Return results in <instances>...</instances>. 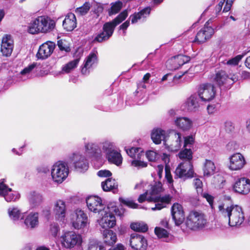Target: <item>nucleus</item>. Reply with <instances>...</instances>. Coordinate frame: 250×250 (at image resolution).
Listing matches in <instances>:
<instances>
[{"label": "nucleus", "instance_id": "f257e3e1", "mask_svg": "<svg viewBox=\"0 0 250 250\" xmlns=\"http://www.w3.org/2000/svg\"><path fill=\"white\" fill-rule=\"evenodd\" d=\"M113 213L121 216L123 211L119 210L114 202L109 203L106 207H104L103 211L101 212L103 217L98 220L100 226L103 229L111 228L115 226L116 221Z\"/></svg>", "mask_w": 250, "mask_h": 250}, {"label": "nucleus", "instance_id": "f03ea898", "mask_svg": "<svg viewBox=\"0 0 250 250\" xmlns=\"http://www.w3.org/2000/svg\"><path fill=\"white\" fill-rule=\"evenodd\" d=\"M128 16L127 10L121 12L114 20L111 22L105 23L103 27V32L98 34L94 39V42H102L107 40L113 34L115 27Z\"/></svg>", "mask_w": 250, "mask_h": 250}, {"label": "nucleus", "instance_id": "7ed1b4c3", "mask_svg": "<svg viewBox=\"0 0 250 250\" xmlns=\"http://www.w3.org/2000/svg\"><path fill=\"white\" fill-rule=\"evenodd\" d=\"M219 211L225 217L229 218V224L231 227L240 226L244 222L245 217L242 208L231 206L224 208V205L219 206Z\"/></svg>", "mask_w": 250, "mask_h": 250}, {"label": "nucleus", "instance_id": "20e7f679", "mask_svg": "<svg viewBox=\"0 0 250 250\" xmlns=\"http://www.w3.org/2000/svg\"><path fill=\"white\" fill-rule=\"evenodd\" d=\"M55 26V21L45 16L36 18L29 27L28 31L34 34L39 32L47 33L52 31Z\"/></svg>", "mask_w": 250, "mask_h": 250}, {"label": "nucleus", "instance_id": "39448f33", "mask_svg": "<svg viewBox=\"0 0 250 250\" xmlns=\"http://www.w3.org/2000/svg\"><path fill=\"white\" fill-rule=\"evenodd\" d=\"M162 190V185L159 183L151 187V190L150 192V196L148 198L149 201H153L156 203L155 206L152 208L153 210H160L166 207V205L170 201V196L167 195L164 196H156Z\"/></svg>", "mask_w": 250, "mask_h": 250}, {"label": "nucleus", "instance_id": "423d86ee", "mask_svg": "<svg viewBox=\"0 0 250 250\" xmlns=\"http://www.w3.org/2000/svg\"><path fill=\"white\" fill-rule=\"evenodd\" d=\"M207 223L205 215L200 211H192L187 218V226L192 230L203 228Z\"/></svg>", "mask_w": 250, "mask_h": 250}, {"label": "nucleus", "instance_id": "0eeeda50", "mask_svg": "<svg viewBox=\"0 0 250 250\" xmlns=\"http://www.w3.org/2000/svg\"><path fill=\"white\" fill-rule=\"evenodd\" d=\"M67 165L63 162L59 161L54 164L51 169L53 180L57 183H62L68 174Z\"/></svg>", "mask_w": 250, "mask_h": 250}, {"label": "nucleus", "instance_id": "6e6552de", "mask_svg": "<svg viewBox=\"0 0 250 250\" xmlns=\"http://www.w3.org/2000/svg\"><path fill=\"white\" fill-rule=\"evenodd\" d=\"M126 153L134 160L131 162L132 166L138 168L145 167L147 166V163L140 160L143 154V151L140 147H132L130 148H125Z\"/></svg>", "mask_w": 250, "mask_h": 250}, {"label": "nucleus", "instance_id": "1a4fd4ad", "mask_svg": "<svg viewBox=\"0 0 250 250\" xmlns=\"http://www.w3.org/2000/svg\"><path fill=\"white\" fill-rule=\"evenodd\" d=\"M238 78L235 74H230L228 76L223 70L217 72L214 78L215 81L220 86L225 85V86L227 88H229L230 85L238 81Z\"/></svg>", "mask_w": 250, "mask_h": 250}, {"label": "nucleus", "instance_id": "9d476101", "mask_svg": "<svg viewBox=\"0 0 250 250\" xmlns=\"http://www.w3.org/2000/svg\"><path fill=\"white\" fill-rule=\"evenodd\" d=\"M98 62V52L96 51H93L86 57L81 66L82 74L88 75L93 68L97 65Z\"/></svg>", "mask_w": 250, "mask_h": 250}, {"label": "nucleus", "instance_id": "9b49d317", "mask_svg": "<svg viewBox=\"0 0 250 250\" xmlns=\"http://www.w3.org/2000/svg\"><path fill=\"white\" fill-rule=\"evenodd\" d=\"M182 144L181 134L176 131L171 133L168 136V139L165 141V145L171 151H176L179 150L182 146Z\"/></svg>", "mask_w": 250, "mask_h": 250}, {"label": "nucleus", "instance_id": "f8f14e48", "mask_svg": "<svg viewBox=\"0 0 250 250\" xmlns=\"http://www.w3.org/2000/svg\"><path fill=\"white\" fill-rule=\"evenodd\" d=\"M211 22V21L209 20L205 23L204 27L197 33L193 42L202 43L211 37L214 33V30L209 26Z\"/></svg>", "mask_w": 250, "mask_h": 250}, {"label": "nucleus", "instance_id": "ddd939ff", "mask_svg": "<svg viewBox=\"0 0 250 250\" xmlns=\"http://www.w3.org/2000/svg\"><path fill=\"white\" fill-rule=\"evenodd\" d=\"M63 246L68 249L73 248L77 244L81 243V236L74 231H68L62 237Z\"/></svg>", "mask_w": 250, "mask_h": 250}, {"label": "nucleus", "instance_id": "4468645a", "mask_svg": "<svg viewBox=\"0 0 250 250\" xmlns=\"http://www.w3.org/2000/svg\"><path fill=\"white\" fill-rule=\"evenodd\" d=\"M56 44L54 42L48 41L42 44L39 47L36 54L38 59L44 60L51 56L54 51Z\"/></svg>", "mask_w": 250, "mask_h": 250}, {"label": "nucleus", "instance_id": "2eb2a0df", "mask_svg": "<svg viewBox=\"0 0 250 250\" xmlns=\"http://www.w3.org/2000/svg\"><path fill=\"white\" fill-rule=\"evenodd\" d=\"M71 159L77 171L83 172L88 169V163L84 156L79 153H73Z\"/></svg>", "mask_w": 250, "mask_h": 250}, {"label": "nucleus", "instance_id": "dca6fc26", "mask_svg": "<svg viewBox=\"0 0 250 250\" xmlns=\"http://www.w3.org/2000/svg\"><path fill=\"white\" fill-rule=\"evenodd\" d=\"M130 245L134 250H146L147 247L146 238L143 235L136 233L131 234Z\"/></svg>", "mask_w": 250, "mask_h": 250}, {"label": "nucleus", "instance_id": "f3484780", "mask_svg": "<svg viewBox=\"0 0 250 250\" xmlns=\"http://www.w3.org/2000/svg\"><path fill=\"white\" fill-rule=\"evenodd\" d=\"M235 192L241 194H247L250 191V180L246 178H238L233 186Z\"/></svg>", "mask_w": 250, "mask_h": 250}, {"label": "nucleus", "instance_id": "a211bd4d", "mask_svg": "<svg viewBox=\"0 0 250 250\" xmlns=\"http://www.w3.org/2000/svg\"><path fill=\"white\" fill-rule=\"evenodd\" d=\"M86 202L89 210L95 213H101L103 211L104 207L101 198L98 196H91L86 199Z\"/></svg>", "mask_w": 250, "mask_h": 250}, {"label": "nucleus", "instance_id": "6ab92c4d", "mask_svg": "<svg viewBox=\"0 0 250 250\" xmlns=\"http://www.w3.org/2000/svg\"><path fill=\"white\" fill-rule=\"evenodd\" d=\"M244 157L240 153H236L229 158V168L232 170H238L242 169L246 164Z\"/></svg>", "mask_w": 250, "mask_h": 250}, {"label": "nucleus", "instance_id": "aec40b11", "mask_svg": "<svg viewBox=\"0 0 250 250\" xmlns=\"http://www.w3.org/2000/svg\"><path fill=\"white\" fill-rule=\"evenodd\" d=\"M87 221L86 214L81 209H77L72 219V226L76 229L85 227Z\"/></svg>", "mask_w": 250, "mask_h": 250}, {"label": "nucleus", "instance_id": "412c9836", "mask_svg": "<svg viewBox=\"0 0 250 250\" xmlns=\"http://www.w3.org/2000/svg\"><path fill=\"white\" fill-rule=\"evenodd\" d=\"M101 150L99 146L93 143L85 145V154L87 157L92 160H98L101 158Z\"/></svg>", "mask_w": 250, "mask_h": 250}, {"label": "nucleus", "instance_id": "4be33fe9", "mask_svg": "<svg viewBox=\"0 0 250 250\" xmlns=\"http://www.w3.org/2000/svg\"><path fill=\"white\" fill-rule=\"evenodd\" d=\"M0 196L4 197L8 202H15L20 197V195L17 191L4 185L0 186Z\"/></svg>", "mask_w": 250, "mask_h": 250}, {"label": "nucleus", "instance_id": "5701e85b", "mask_svg": "<svg viewBox=\"0 0 250 250\" xmlns=\"http://www.w3.org/2000/svg\"><path fill=\"white\" fill-rule=\"evenodd\" d=\"M171 215L176 225L181 224L185 220V214L182 206L178 204L175 203L171 209Z\"/></svg>", "mask_w": 250, "mask_h": 250}, {"label": "nucleus", "instance_id": "b1692460", "mask_svg": "<svg viewBox=\"0 0 250 250\" xmlns=\"http://www.w3.org/2000/svg\"><path fill=\"white\" fill-rule=\"evenodd\" d=\"M13 41L11 35H5L2 39L1 43V52L3 56H9L13 49Z\"/></svg>", "mask_w": 250, "mask_h": 250}, {"label": "nucleus", "instance_id": "393cba45", "mask_svg": "<svg viewBox=\"0 0 250 250\" xmlns=\"http://www.w3.org/2000/svg\"><path fill=\"white\" fill-rule=\"evenodd\" d=\"M53 212L57 219L61 221L64 220L66 212L65 202L62 200H57L54 204Z\"/></svg>", "mask_w": 250, "mask_h": 250}, {"label": "nucleus", "instance_id": "a878e982", "mask_svg": "<svg viewBox=\"0 0 250 250\" xmlns=\"http://www.w3.org/2000/svg\"><path fill=\"white\" fill-rule=\"evenodd\" d=\"M189 58L187 56L179 55L171 58L167 62L168 64L171 65L169 67L170 69L176 70L181 66L188 62Z\"/></svg>", "mask_w": 250, "mask_h": 250}, {"label": "nucleus", "instance_id": "bb28decb", "mask_svg": "<svg viewBox=\"0 0 250 250\" xmlns=\"http://www.w3.org/2000/svg\"><path fill=\"white\" fill-rule=\"evenodd\" d=\"M101 186L103 190L106 192L111 191L116 194L119 191L118 182L114 179L107 178L102 182Z\"/></svg>", "mask_w": 250, "mask_h": 250}, {"label": "nucleus", "instance_id": "cd10ccee", "mask_svg": "<svg viewBox=\"0 0 250 250\" xmlns=\"http://www.w3.org/2000/svg\"><path fill=\"white\" fill-rule=\"evenodd\" d=\"M198 94H216L222 92L221 87H216L213 84L208 83H203L199 85L197 88Z\"/></svg>", "mask_w": 250, "mask_h": 250}, {"label": "nucleus", "instance_id": "c85d7f7f", "mask_svg": "<svg viewBox=\"0 0 250 250\" xmlns=\"http://www.w3.org/2000/svg\"><path fill=\"white\" fill-rule=\"evenodd\" d=\"M77 22L75 15L72 13H68L63 21L62 25L66 30L72 31L76 27Z\"/></svg>", "mask_w": 250, "mask_h": 250}, {"label": "nucleus", "instance_id": "c756f323", "mask_svg": "<svg viewBox=\"0 0 250 250\" xmlns=\"http://www.w3.org/2000/svg\"><path fill=\"white\" fill-rule=\"evenodd\" d=\"M175 125L183 131L189 130L192 126V121L187 117H178L175 120Z\"/></svg>", "mask_w": 250, "mask_h": 250}, {"label": "nucleus", "instance_id": "7c9ffc66", "mask_svg": "<svg viewBox=\"0 0 250 250\" xmlns=\"http://www.w3.org/2000/svg\"><path fill=\"white\" fill-rule=\"evenodd\" d=\"M102 233L104 243L106 245L112 246L116 242V234L112 230L105 229Z\"/></svg>", "mask_w": 250, "mask_h": 250}, {"label": "nucleus", "instance_id": "2f4dec72", "mask_svg": "<svg viewBox=\"0 0 250 250\" xmlns=\"http://www.w3.org/2000/svg\"><path fill=\"white\" fill-rule=\"evenodd\" d=\"M151 138L153 142L156 144H161L162 141L165 143L166 139V132L160 128L154 129L151 134Z\"/></svg>", "mask_w": 250, "mask_h": 250}, {"label": "nucleus", "instance_id": "473e14b6", "mask_svg": "<svg viewBox=\"0 0 250 250\" xmlns=\"http://www.w3.org/2000/svg\"><path fill=\"white\" fill-rule=\"evenodd\" d=\"M24 224L27 228L34 229L39 224V214L37 212L29 213L24 220Z\"/></svg>", "mask_w": 250, "mask_h": 250}, {"label": "nucleus", "instance_id": "72a5a7b5", "mask_svg": "<svg viewBox=\"0 0 250 250\" xmlns=\"http://www.w3.org/2000/svg\"><path fill=\"white\" fill-rule=\"evenodd\" d=\"M199 99L197 95H191L186 103L187 110L188 111H195L199 107Z\"/></svg>", "mask_w": 250, "mask_h": 250}, {"label": "nucleus", "instance_id": "f704fd0d", "mask_svg": "<svg viewBox=\"0 0 250 250\" xmlns=\"http://www.w3.org/2000/svg\"><path fill=\"white\" fill-rule=\"evenodd\" d=\"M185 166L182 165H179L175 171V178H180L184 179L190 178L193 177L194 171H187L184 169Z\"/></svg>", "mask_w": 250, "mask_h": 250}, {"label": "nucleus", "instance_id": "c9c22d12", "mask_svg": "<svg viewBox=\"0 0 250 250\" xmlns=\"http://www.w3.org/2000/svg\"><path fill=\"white\" fill-rule=\"evenodd\" d=\"M150 10V8L147 7L142 10L140 12L131 15L130 19H131L132 23H135L139 20L144 21L149 16Z\"/></svg>", "mask_w": 250, "mask_h": 250}, {"label": "nucleus", "instance_id": "e433bc0d", "mask_svg": "<svg viewBox=\"0 0 250 250\" xmlns=\"http://www.w3.org/2000/svg\"><path fill=\"white\" fill-rule=\"evenodd\" d=\"M106 157L109 162L117 166H119L122 163V157L120 153L114 149L107 152Z\"/></svg>", "mask_w": 250, "mask_h": 250}, {"label": "nucleus", "instance_id": "4c0bfd02", "mask_svg": "<svg viewBox=\"0 0 250 250\" xmlns=\"http://www.w3.org/2000/svg\"><path fill=\"white\" fill-rule=\"evenodd\" d=\"M28 200L31 207L34 208L41 204L43 198L40 193L33 191L29 195Z\"/></svg>", "mask_w": 250, "mask_h": 250}, {"label": "nucleus", "instance_id": "58836bf2", "mask_svg": "<svg viewBox=\"0 0 250 250\" xmlns=\"http://www.w3.org/2000/svg\"><path fill=\"white\" fill-rule=\"evenodd\" d=\"M148 97L146 95H132V96L128 98L129 100L126 101V104H143L147 100Z\"/></svg>", "mask_w": 250, "mask_h": 250}, {"label": "nucleus", "instance_id": "ea45409f", "mask_svg": "<svg viewBox=\"0 0 250 250\" xmlns=\"http://www.w3.org/2000/svg\"><path fill=\"white\" fill-rule=\"evenodd\" d=\"M80 58L75 59L63 65L62 68V73H69L76 68L79 63Z\"/></svg>", "mask_w": 250, "mask_h": 250}, {"label": "nucleus", "instance_id": "a19ab883", "mask_svg": "<svg viewBox=\"0 0 250 250\" xmlns=\"http://www.w3.org/2000/svg\"><path fill=\"white\" fill-rule=\"evenodd\" d=\"M8 214L10 218L13 221H17L20 218H23L21 210L16 207L9 208L8 209Z\"/></svg>", "mask_w": 250, "mask_h": 250}, {"label": "nucleus", "instance_id": "79ce46f5", "mask_svg": "<svg viewBox=\"0 0 250 250\" xmlns=\"http://www.w3.org/2000/svg\"><path fill=\"white\" fill-rule=\"evenodd\" d=\"M179 158L183 161H191L192 159V152L190 148H185L180 151L178 154Z\"/></svg>", "mask_w": 250, "mask_h": 250}, {"label": "nucleus", "instance_id": "37998d69", "mask_svg": "<svg viewBox=\"0 0 250 250\" xmlns=\"http://www.w3.org/2000/svg\"><path fill=\"white\" fill-rule=\"evenodd\" d=\"M215 169L214 163L210 160H207L203 169L204 175L209 176L214 173Z\"/></svg>", "mask_w": 250, "mask_h": 250}, {"label": "nucleus", "instance_id": "c03bdc74", "mask_svg": "<svg viewBox=\"0 0 250 250\" xmlns=\"http://www.w3.org/2000/svg\"><path fill=\"white\" fill-rule=\"evenodd\" d=\"M87 250H105V249L98 240L92 239L89 240Z\"/></svg>", "mask_w": 250, "mask_h": 250}, {"label": "nucleus", "instance_id": "a18cd8bd", "mask_svg": "<svg viewBox=\"0 0 250 250\" xmlns=\"http://www.w3.org/2000/svg\"><path fill=\"white\" fill-rule=\"evenodd\" d=\"M131 229L135 231L141 232H145L148 230V227L144 222L133 223L130 225Z\"/></svg>", "mask_w": 250, "mask_h": 250}, {"label": "nucleus", "instance_id": "49530a36", "mask_svg": "<svg viewBox=\"0 0 250 250\" xmlns=\"http://www.w3.org/2000/svg\"><path fill=\"white\" fill-rule=\"evenodd\" d=\"M123 3L120 1L112 3L110 9L108 10L109 15H111L117 14L121 9Z\"/></svg>", "mask_w": 250, "mask_h": 250}, {"label": "nucleus", "instance_id": "de8ad7c7", "mask_svg": "<svg viewBox=\"0 0 250 250\" xmlns=\"http://www.w3.org/2000/svg\"><path fill=\"white\" fill-rule=\"evenodd\" d=\"M37 66V63L33 62V63L29 65L28 66L25 67L21 72V74L25 76L26 78H29V76L30 75L31 72L32 70L35 68Z\"/></svg>", "mask_w": 250, "mask_h": 250}, {"label": "nucleus", "instance_id": "09e8293b", "mask_svg": "<svg viewBox=\"0 0 250 250\" xmlns=\"http://www.w3.org/2000/svg\"><path fill=\"white\" fill-rule=\"evenodd\" d=\"M155 233L159 238H166L168 236V233L167 230L160 227L155 228Z\"/></svg>", "mask_w": 250, "mask_h": 250}, {"label": "nucleus", "instance_id": "8fccbe9b", "mask_svg": "<svg viewBox=\"0 0 250 250\" xmlns=\"http://www.w3.org/2000/svg\"><path fill=\"white\" fill-rule=\"evenodd\" d=\"M119 201L120 203L123 205H126L131 208H137L138 207V204L134 203L132 201L125 199L122 197L119 198Z\"/></svg>", "mask_w": 250, "mask_h": 250}, {"label": "nucleus", "instance_id": "3c124183", "mask_svg": "<svg viewBox=\"0 0 250 250\" xmlns=\"http://www.w3.org/2000/svg\"><path fill=\"white\" fill-rule=\"evenodd\" d=\"M194 142V138L192 136H188L184 138V147L191 148Z\"/></svg>", "mask_w": 250, "mask_h": 250}, {"label": "nucleus", "instance_id": "603ef678", "mask_svg": "<svg viewBox=\"0 0 250 250\" xmlns=\"http://www.w3.org/2000/svg\"><path fill=\"white\" fill-rule=\"evenodd\" d=\"M90 7V4L88 2H86L82 7L77 8L76 12L81 15H84L89 10Z\"/></svg>", "mask_w": 250, "mask_h": 250}, {"label": "nucleus", "instance_id": "864d4df0", "mask_svg": "<svg viewBox=\"0 0 250 250\" xmlns=\"http://www.w3.org/2000/svg\"><path fill=\"white\" fill-rule=\"evenodd\" d=\"M243 55H238L236 57L229 60L227 63L229 65H236L238 64L239 62L241 60Z\"/></svg>", "mask_w": 250, "mask_h": 250}, {"label": "nucleus", "instance_id": "5fc2aeb1", "mask_svg": "<svg viewBox=\"0 0 250 250\" xmlns=\"http://www.w3.org/2000/svg\"><path fill=\"white\" fill-rule=\"evenodd\" d=\"M112 147L113 145L112 143L109 142H105L103 143L102 149L103 151L105 152L106 155L107 152L111 151L112 150H113Z\"/></svg>", "mask_w": 250, "mask_h": 250}, {"label": "nucleus", "instance_id": "6e6d98bb", "mask_svg": "<svg viewBox=\"0 0 250 250\" xmlns=\"http://www.w3.org/2000/svg\"><path fill=\"white\" fill-rule=\"evenodd\" d=\"M146 155L149 161H154L157 158V153L152 150L147 151Z\"/></svg>", "mask_w": 250, "mask_h": 250}, {"label": "nucleus", "instance_id": "4d7b16f0", "mask_svg": "<svg viewBox=\"0 0 250 250\" xmlns=\"http://www.w3.org/2000/svg\"><path fill=\"white\" fill-rule=\"evenodd\" d=\"M205 97L201 95H197L199 99H201L202 101L205 102H208L213 100L215 98V95H205Z\"/></svg>", "mask_w": 250, "mask_h": 250}, {"label": "nucleus", "instance_id": "13d9d810", "mask_svg": "<svg viewBox=\"0 0 250 250\" xmlns=\"http://www.w3.org/2000/svg\"><path fill=\"white\" fill-rule=\"evenodd\" d=\"M165 177L167 179V183H168L169 186L172 185L173 182L172 177L170 174V170L167 167H166L165 168Z\"/></svg>", "mask_w": 250, "mask_h": 250}, {"label": "nucleus", "instance_id": "bf43d9fd", "mask_svg": "<svg viewBox=\"0 0 250 250\" xmlns=\"http://www.w3.org/2000/svg\"><path fill=\"white\" fill-rule=\"evenodd\" d=\"M179 165H182L184 167V169H186L187 171H193V166L191 161H185L181 163Z\"/></svg>", "mask_w": 250, "mask_h": 250}, {"label": "nucleus", "instance_id": "052dcab7", "mask_svg": "<svg viewBox=\"0 0 250 250\" xmlns=\"http://www.w3.org/2000/svg\"><path fill=\"white\" fill-rule=\"evenodd\" d=\"M59 226L58 224L56 223H53L51 224L50 227V230L52 235L54 236H56L57 234L58 231L59 230Z\"/></svg>", "mask_w": 250, "mask_h": 250}, {"label": "nucleus", "instance_id": "680f3d73", "mask_svg": "<svg viewBox=\"0 0 250 250\" xmlns=\"http://www.w3.org/2000/svg\"><path fill=\"white\" fill-rule=\"evenodd\" d=\"M97 175L101 177H109L112 175L111 172L107 170H101L97 172Z\"/></svg>", "mask_w": 250, "mask_h": 250}, {"label": "nucleus", "instance_id": "e2e57ef3", "mask_svg": "<svg viewBox=\"0 0 250 250\" xmlns=\"http://www.w3.org/2000/svg\"><path fill=\"white\" fill-rule=\"evenodd\" d=\"M227 148L229 151H233L237 149L238 146L235 142H230L227 145Z\"/></svg>", "mask_w": 250, "mask_h": 250}, {"label": "nucleus", "instance_id": "0e129e2a", "mask_svg": "<svg viewBox=\"0 0 250 250\" xmlns=\"http://www.w3.org/2000/svg\"><path fill=\"white\" fill-rule=\"evenodd\" d=\"M225 128L226 131L228 132H231L234 129V126L233 124L230 121H226L225 123Z\"/></svg>", "mask_w": 250, "mask_h": 250}, {"label": "nucleus", "instance_id": "69168bd1", "mask_svg": "<svg viewBox=\"0 0 250 250\" xmlns=\"http://www.w3.org/2000/svg\"><path fill=\"white\" fill-rule=\"evenodd\" d=\"M150 196H148V192L146 191L145 193L141 194L139 197H138V201L139 203H142L144 202L145 200H147L148 201L150 202L148 200V198Z\"/></svg>", "mask_w": 250, "mask_h": 250}, {"label": "nucleus", "instance_id": "338daca9", "mask_svg": "<svg viewBox=\"0 0 250 250\" xmlns=\"http://www.w3.org/2000/svg\"><path fill=\"white\" fill-rule=\"evenodd\" d=\"M58 46L61 50H64L66 52L69 51V49L67 46H66L63 42L62 40H59L58 41Z\"/></svg>", "mask_w": 250, "mask_h": 250}, {"label": "nucleus", "instance_id": "774afa93", "mask_svg": "<svg viewBox=\"0 0 250 250\" xmlns=\"http://www.w3.org/2000/svg\"><path fill=\"white\" fill-rule=\"evenodd\" d=\"M203 196L204 198L206 199L209 205L212 206L213 202V197L211 195L207 193H203Z\"/></svg>", "mask_w": 250, "mask_h": 250}]
</instances>
